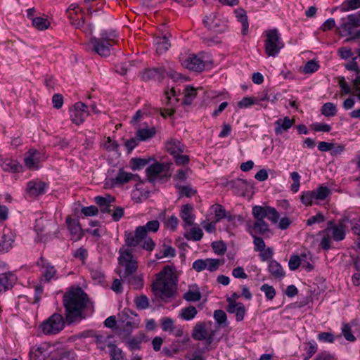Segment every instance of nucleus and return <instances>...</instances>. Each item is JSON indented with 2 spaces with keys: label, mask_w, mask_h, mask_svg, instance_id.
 <instances>
[{
  "label": "nucleus",
  "mask_w": 360,
  "mask_h": 360,
  "mask_svg": "<svg viewBox=\"0 0 360 360\" xmlns=\"http://www.w3.org/2000/svg\"><path fill=\"white\" fill-rule=\"evenodd\" d=\"M66 321L71 324L85 318L84 310L90 304L87 295L80 287L72 288L63 296Z\"/></svg>",
  "instance_id": "nucleus-1"
},
{
  "label": "nucleus",
  "mask_w": 360,
  "mask_h": 360,
  "mask_svg": "<svg viewBox=\"0 0 360 360\" xmlns=\"http://www.w3.org/2000/svg\"><path fill=\"white\" fill-rule=\"evenodd\" d=\"M160 222L158 220L149 221L144 226H139L134 232H124V243L128 247L140 245L143 249L151 252L155 246V243L148 236L149 233L158 231Z\"/></svg>",
  "instance_id": "nucleus-2"
},
{
  "label": "nucleus",
  "mask_w": 360,
  "mask_h": 360,
  "mask_svg": "<svg viewBox=\"0 0 360 360\" xmlns=\"http://www.w3.org/2000/svg\"><path fill=\"white\" fill-rule=\"evenodd\" d=\"M175 281L172 268L167 265L158 274L156 281L152 285V290L162 300L170 298L174 294Z\"/></svg>",
  "instance_id": "nucleus-3"
},
{
  "label": "nucleus",
  "mask_w": 360,
  "mask_h": 360,
  "mask_svg": "<svg viewBox=\"0 0 360 360\" xmlns=\"http://www.w3.org/2000/svg\"><path fill=\"white\" fill-rule=\"evenodd\" d=\"M120 256L118 262L120 266L124 268V271L120 274L123 283L127 281V277L133 274L138 268L136 259L129 249L121 248L119 250Z\"/></svg>",
  "instance_id": "nucleus-4"
},
{
  "label": "nucleus",
  "mask_w": 360,
  "mask_h": 360,
  "mask_svg": "<svg viewBox=\"0 0 360 360\" xmlns=\"http://www.w3.org/2000/svg\"><path fill=\"white\" fill-rule=\"evenodd\" d=\"M65 328V320L58 313H54L39 326L40 331L46 335H55Z\"/></svg>",
  "instance_id": "nucleus-5"
},
{
  "label": "nucleus",
  "mask_w": 360,
  "mask_h": 360,
  "mask_svg": "<svg viewBox=\"0 0 360 360\" xmlns=\"http://www.w3.org/2000/svg\"><path fill=\"white\" fill-rule=\"evenodd\" d=\"M265 51L269 56L275 57L284 46L281 34L277 29L269 30L266 32Z\"/></svg>",
  "instance_id": "nucleus-6"
},
{
  "label": "nucleus",
  "mask_w": 360,
  "mask_h": 360,
  "mask_svg": "<svg viewBox=\"0 0 360 360\" xmlns=\"http://www.w3.org/2000/svg\"><path fill=\"white\" fill-rule=\"evenodd\" d=\"M179 60L184 68L195 72L203 71L207 63L200 55L194 53H189L184 56H181Z\"/></svg>",
  "instance_id": "nucleus-7"
},
{
  "label": "nucleus",
  "mask_w": 360,
  "mask_h": 360,
  "mask_svg": "<svg viewBox=\"0 0 360 360\" xmlns=\"http://www.w3.org/2000/svg\"><path fill=\"white\" fill-rule=\"evenodd\" d=\"M212 323L199 322L193 329L192 337L196 340H205L207 345H210L214 341L215 335L214 330H209L207 326H211Z\"/></svg>",
  "instance_id": "nucleus-8"
},
{
  "label": "nucleus",
  "mask_w": 360,
  "mask_h": 360,
  "mask_svg": "<svg viewBox=\"0 0 360 360\" xmlns=\"http://www.w3.org/2000/svg\"><path fill=\"white\" fill-rule=\"evenodd\" d=\"M358 27H360V17L358 13H354L342 18L337 30L341 36L345 37L352 35V29Z\"/></svg>",
  "instance_id": "nucleus-9"
},
{
  "label": "nucleus",
  "mask_w": 360,
  "mask_h": 360,
  "mask_svg": "<svg viewBox=\"0 0 360 360\" xmlns=\"http://www.w3.org/2000/svg\"><path fill=\"white\" fill-rule=\"evenodd\" d=\"M252 214L255 219L264 220V219L266 217L274 224L278 223L280 217V214L277 210L274 207L269 206L262 207L255 205L252 207Z\"/></svg>",
  "instance_id": "nucleus-10"
},
{
  "label": "nucleus",
  "mask_w": 360,
  "mask_h": 360,
  "mask_svg": "<svg viewBox=\"0 0 360 360\" xmlns=\"http://www.w3.org/2000/svg\"><path fill=\"white\" fill-rule=\"evenodd\" d=\"M224 262L219 259H198L193 262L192 267L197 272L208 270L211 272L217 271Z\"/></svg>",
  "instance_id": "nucleus-11"
},
{
  "label": "nucleus",
  "mask_w": 360,
  "mask_h": 360,
  "mask_svg": "<svg viewBox=\"0 0 360 360\" xmlns=\"http://www.w3.org/2000/svg\"><path fill=\"white\" fill-rule=\"evenodd\" d=\"M172 163L169 162H155V164L149 166L146 169V174L149 181H154L157 176L161 173L165 172V176L169 177L170 174H167L169 170Z\"/></svg>",
  "instance_id": "nucleus-12"
},
{
  "label": "nucleus",
  "mask_w": 360,
  "mask_h": 360,
  "mask_svg": "<svg viewBox=\"0 0 360 360\" xmlns=\"http://www.w3.org/2000/svg\"><path fill=\"white\" fill-rule=\"evenodd\" d=\"M71 24L77 29H81L84 25V16L77 4H71L66 11Z\"/></svg>",
  "instance_id": "nucleus-13"
},
{
  "label": "nucleus",
  "mask_w": 360,
  "mask_h": 360,
  "mask_svg": "<svg viewBox=\"0 0 360 360\" xmlns=\"http://www.w3.org/2000/svg\"><path fill=\"white\" fill-rule=\"evenodd\" d=\"M120 316V321L126 330H131L134 328H138L140 320L136 314L128 309H124Z\"/></svg>",
  "instance_id": "nucleus-14"
},
{
  "label": "nucleus",
  "mask_w": 360,
  "mask_h": 360,
  "mask_svg": "<svg viewBox=\"0 0 360 360\" xmlns=\"http://www.w3.org/2000/svg\"><path fill=\"white\" fill-rule=\"evenodd\" d=\"M345 229L346 225L344 220H340L337 224L330 221L328 227L326 229V231L332 235L334 240L340 241L345 238Z\"/></svg>",
  "instance_id": "nucleus-15"
},
{
  "label": "nucleus",
  "mask_w": 360,
  "mask_h": 360,
  "mask_svg": "<svg viewBox=\"0 0 360 360\" xmlns=\"http://www.w3.org/2000/svg\"><path fill=\"white\" fill-rule=\"evenodd\" d=\"M89 43L92 46V50L99 56L107 57L110 54L112 44L95 37L90 38Z\"/></svg>",
  "instance_id": "nucleus-16"
},
{
  "label": "nucleus",
  "mask_w": 360,
  "mask_h": 360,
  "mask_svg": "<svg viewBox=\"0 0 360 360\" xmlns=\"http://www.w3.org/2000/svg\"><path fill=\"white\" fill-rule=\"evenodd\" d=\"M226 301L228 302L226 311L229 314H235L237 321H241L246 312L244 304L241 302H236L231 297H228Z\"/></svg>",
  "instance_id": "nucleus-17"
},
{
  "label": "nucleus",
  "mask_w": 360,
  "mask_h": 360,
  "mask_svg": "<svg viewBox=\"0 0 360 360\" xmlns=\"http://www.w3.org/2000/svg\"><path fill=\"white\" fill-rule=\"evenodd\" d=\"M166 70L163 67L148 68L142 74V79L145 82L149 80L162 81L165 77Z\"/></svg>",
  "instance_id": "nucleus-18"
},
{
  "label": "nucleus",
  "mask_w": 360,
  "mask_h": 360,
  "mask_svg": "<svg viewBox=\"0 0 360 360\" xmlns=\"http://www.w3.org/2000/svg\"><path fill=\"white\" fill-rule=\"evenodd\" d=\"M15 240V236L10 229H4L0 233V252L9 251Z\"/></svg>",
  "instance_id": "nucleus-19"
},
{
  "label": "nucleus",
  "mask_w": 360,
  "mask_h": 360,
  "mask_svg": "<svg viewBox=\"0 0 360 360\" xmlns=\"http://www.w3.org/2000/svg\"><path fill=\"white\" fill-rule=\"evenodd\" d=\"M270 231L269 224L261 219H255L252 224H248V232L251 236L265 235Z\"/></svg>",
  "instance_id": "nucleus-20"
},
{
  "label": "nucleus",
  "mask_w": 360,
  "mask_h": 360,
  "mask_svg": "<svg viewBox=\"0 0 360 360\" xmlns=\"http://www.w3.org/2000/svg\"><path fill=\"white\" fill-rule=\"evenodd\" d=\"M140 177L138 174H134L129 172H125L123 169H120L117 176L112 179V184L115 185H122L131 180L139 181Z\"/></svg>",
  "instance_id": "nucleus-21"
},
{
  "label": "nucleus",
  "mask_w": 360,
  "mask_h": 360,
  "mask_svg": "<svg viewBox=\"0 0 360 360\" xmlns=\"http://www.w3.org/2000/svg\"><path fill=\"white\" fill-rule=\"evenodd\" d=\"M46 184L40 180L30 181L27 184V192L31 196H38L45 193Z\"/></svg>",
  "instance_id": "nucleus-22"
},
{
  "label": "nucleus",
  "mask_w": 360,
  "mask_h": 360,
  "mask_svg": "<svg viewBox=\"0 0 360 360\" xmlns=\"http://www.w3.org/2000/svg\"><path fill=\"white\" fill-rule=\"evenodd\" d=\"M356 57L352 58V61L345 65V68L348 70L354 71L356 72V76L353 80V86L354 91L356 92V96L360 100V69L356 61Z\"/></svg>",
  "instance_id": "nucleus-23"
},
{
  "label": "nucleus",
  "mask_w": 360,
  "mask_h": 360,
  "mask_svg": "<svg viewBox=\"0 0 360 360\" xmlns=\"http://www.w3.org/2000/svg\"><path fill=\"white\" fill-rule=\"evenodd\" d=\"M268 271L270 276L276 280L281 281L285 276V272L277 261L271 259L268 264Z\"/></svg>",
  "instance_id": "nucleus-24"
},
{
  "label": "nucleus",
  "mask_w": 360,
  "mask_h": 360,
  "mask_svg": "<svg viewBox=\"0 0 360 360\" xmlns=\"http://www.w3.org/2000/svg\"><path fill=\"white\" fill-rule=\"evenodd\" d=\"M203 23L205 26L216 32H224L226 30V26L225 25L220 26V20L217 19L214 14L206 16L203 19Z\"/></svg>",
  "instance_id": "nucleus-25"
},
{
  "label": "nucleus",
  "mask_w": 360,
  "mask_h": 360,
  "mask_svg": "<svg viewBox=\"0 0 360 360\" xmlns=\"http://www.w3.org/2000/svg\"><path fill=\"white\" fill-rule=\"evenodd\" d=\"M37 265L43 269L42 274L46 281H49L56 275V270L55 267L44 257H40L37 261Z\"/></svg>",
  "instance_id": "nucleus-26"
},
{
  "label": "nucleus",
  "mask_w": 360,
  "mask_h": 360,
  "mask_svg": "<svg viewBox=\"0 0 360 360\" xmlns=\"http://www.w3.org/2000/svg\"><path fill=\"white\" fill-rule=\"evenodd\" d=\"M16 281L17 277L11 272L0 274V292L12 288Z\"/></svg>",
  "instance_id": "nucleus-27"
},
{
  "label": "nucleus",
  "mask_w": 360,
  "mask_h": 360,
  "mask_svg": "<svg viewBox=\"0 0 360 360\" xmlns=\"http://www.w3.org/2000/svg\"><path fill=\"white\" fill-rule=\"evenodd\" d=\"M66 223L73 239L75 240H80L83 233L79 221L76 219H72L70 217H68L66 219Z\"/></svg>",
  "instance_id": "nucleus-28"
},
{
  "label": "nucleus",
  "mask_w": 360,
  "mask_h": 360,
  "mask_svg": "<svg viewBox=\"0 0 360 360\" xmlns=\"http://www.w3.org/2000/svg\"><path fill=\"white\" fill-rule=\"evenodd\" d=\"M40 154L37 150H30L25 158V164L30 169H38Z\"/></svg>",
  "instance_id": "nucleus-29"
},
{
  "label": "nucleus",
  "mask_w": 360,
  "mask_h": 360,
  "mask_svg": "<svg viewBox=\"0 0 360 360\" xmlns=\"http://www.w3.org/2000/svg\"><path fill=\"white\" fill-rule=\"evenodd\" d=\"M295 120L290 119L286 116L283 119H278L275 122V133L281 134L283 131H288L294 124Z\"/></svg>",
  "instance_id": "nucleus-30"
},
{
  "label": "nucleus",
  "mask_w": 360,
  "mask_h": 360,
  "mask_svg": "<svg viewBox=\"0 0 360 360\" xmlns=\"http://www.w3.org/2000/svg\"><path fill=\"white\" fill-rule=\"evenodd\" d=\"M154 46L158 54L165 53L171 46L169 38L164 35L162 37H157L154 40Z\"/></svg>",
  "instance_id": "nucleus-31"
},
{
  "label": "nucleus",
  "mask_w": 360,
  "mask_h": 360,
  "mask_svg": "<svg viewBox=\"0 0 360 360\" xmlns=\"http://www.w3.org/2000/svg\"><path fill=\"white\" fill-rule=\"evenodd\" d=\"M167 150L173 156L182 153L184 150V146L177 139H171L165 143Z\"/></svg>",
  "instance_id": "nucleus-32"
},
{
  "label": "nucleus",
  "mask_w": 360,
  "mask_h": 360,
  "mask_svg": "<svg viewBox=\"0 0 360 360\" xmlns=\"http://www.w3.org/2000/svg\"><path fill=\"white\" fill-rule=\"evenodd\" d=\"M211 209L213 210L216 217V221H219L222 219H227L229 221H231L236 217L231 215L230 213L226 212L225 208L219 204H216L212 206Z\"/></svg>",
  "instance_id": "nucleus-33"
},
{
  "label": "nucleus",
  "mask_w": 360,
  "mask_h": 360,
  "mask_svg": "<svg viewBox=\"0 0 360 360\" xmlns=\"http://www.w3.org/2000/svg\"><path fill=\"white\" fill-rule=\"evenodd\" d=\"M181 217L186 225L191 226L193 224L195 216L193 214V207L190 204L182 206Z\"/></svg>",
  "instance_id": "nucleus-34"
},
{
  "label": "nucleus",
  "mask_w": 360,
  "mask_h": 360,
  "mask_svg": "<svg viewBox=\"0 0 360 360\" xmlns=\"http://www.w3.org/2000/svg\"><path fill=\"white\" fill-rule=\"evenodd\" d=\"M235 14L238 21L242 24V34L246 35L249 27L246 11L242 8H238L235 11Z\"/></svg>",
  "instance_id": "nucleus-35"
},
{
  "label": "nucleus",
  "mask_w": 360,
  "mask_h": 360,
  "mask_svg": "<svg viewBox=\"0 0 360 360\" xmlns=\"http://www.w3.org/2000/svg\"><path fill=\"white\" fill-rule=\"evenodd\" d=\"M1 167L5 172L15 173L19 172L21 165L16 160L6 158L1 161Z\"/></svg>",
  "instance_id": "nucleus-36"
},
{
  "label": "nucleus",
  "mask_w": 360,
  "mask_h": 360,
  "mask_svg": "<svg viewBox=\"0 0 360 360\" xmlns=\"http://www.w3.org/2000/svg\"><path fill=\"white\" fill-rule=\"evenodd\" d=\"M360 8V0H345L340 6L335 8L341 12H347Z\"/></svg>",
  "instance_id": "nucleus-37"
},
{
  "label": "nucleus",
  "mask_w": 360,
  "mask_h": 360,
  "mask_svg": "<svg viewBox=\"0 0 360 360\" xmlns=\"http://www.w3.org/2000/svg\"><path fill=\"white\" fill-rule=\"evenodd\" d=\"M156 134L155 127L140 129L136 132V137L139 141H146L153 137Z\"/></svg>",
  "instance_id": "nucleus-38"
},
{
  "label": "nucleus",
  "mask_w": 360,
  "mask_h": 360,
  "mask_svg": "<svg viewBox=\"0 0 360 360\" xmlns=\"http://www.w3.org/2000/svg\"><path fill=\"white\" fill-rule=\"evenodd\" d=\"M131 285L134 289L139 290L143 288V281L141 276L130 275L124 282Z\"/></svg>",
  "instance_id": "nucleus-39"
},
{
  "label": "nucleus",
  "mask_w": 360,
  "mask_h": 360,
  "mask_svg": "<svg viewBox=\"0 0 360 360\" xmlns=\"http://www.w3.org/2000/svg\"><path fill=\"white\" fill-rule=\"evenodd\" d=\"M146 336L143 334L140 335V336L137 338H131L129 339L127 342V346L131 350H139L140 349V345L143 341H148V339H146Z\"/></svg>",
  "instance_id": "nucleus-40"
},
{
  "label": "nucleus",
  "mask_w": 360,
  "mask_h": 360,
  "mask_svg": "<svg viewBox=\"0 0 360 360\" xmlns=\"http://www.w3.org/2000/svg\"><path fill=\"white\" fill-rule=\"evenodd\" d=\"M86 116L84 115V112H80L78 109L73 108L70 110V120L72 122L77 125H79L83 123Z\"/></svg>",
  "instance_id": "nucleus-41"
},
{
  "label": "nucleus",
  "mask_w": 360,
  "mask_h": 360,
  "mask_svg": "<svg viewBox=\"0 0 360 360\" xmlns=\"http://www.w3.org/2000/svg\"><path fill=\"white\" fill-rule=\"evenodd\" d=\"M321 111L326 117H333L337 113V107L333 103L328 102L323 105Z\"/></svg>",
  "instance_id": "nucleus-42"
},
{
  "label": "nucleus",
  "mask_w": 360,
  "mask_h": 360,
  "mask_svg": "<svg viewBox=\"0 0 360 360\" xmlns=\"http://www.w3.org/2000/svg\"><path fill=\"white\" fill-rule=\"evenodd\" d=\"M32 25L38 30H44L49 27L50 22L46 18L36 17L32 18Z\"/></svg>",
  "instance_id": "nucleus-43"
},
{
  "label": "nucleus",
  "mask_w": 360,
  "mask_h": 360,
  "mask_svg": "<svg viewBox=\"0 0 360 360\" xmlns=\"http://www.w3.org/2000/svg\"><path fill=\"white\" fill-rule=\"evenodd\" d=\"M111 360H124L122 351L114 344H108Z\"/></svg>",
  "instance_id": "nucleus-44"
},
{
  "label": "nucleus",
  "mask_w": 360,
  "mask_h": 360,
  "mask_svg": "<svg viewBox=\"0 0 360 360\" xmlns=\"http://www.w3.org/2000/svg\"><path fill=\"white\" fill-rule=\"evenodd\" d=\"M185 238L187 240H192L193 241H199L203 236V233L201 229L198 227H194L191 229L189 233H185Z\"/></svg>",
  "instance_id": "nucleus-45"
},
{
  "label": "nucleus",
  "mask_w": 360,
  "mask_h": 360,
  "mask_svg": "<svg viewBox=\"0 0 360 360\" xmlns=\"http://www.w3.org/2000/svg\"><path fill=\"white\" fill-rule=\"evenodd\" d=\"M94 200L95 202L101 207L110 205L115 202V198L110 195H105V196H96Z\"/></svg>",
  "instance_id": "nucleus-46"
},
{
  "label": "nucleus",
  "mask_w": 360,
  "mask_h": 360,
  "mask_svg": "<svg viewBox=\"0 0 360 360\" xmlns=\"http://www.w3.org/2000/svg\"><path fill=\"white\" fill-rule=\"evenodd\" d=\"M197 314V309L195 307L189 306L181 309V317L187 321L193 319Z\"/></svg>",
  "instance_id": "nucleus-47"
},
{
  "label": "nucleus",
  "mask_w": 360,
  "mask_h": 360,
  "mask_svg": "<svg viewBox=\"0 0 360 360\" xmlns=\"http://www.w3.org/2000/svg\"><path fill=\"white\" fill-rule=\"evenodd\" d=\"M196 96V89L193 87L187 86L184 91V99L183 103L190 105Z\"/></svg>",
  "instance_id": "nucleus-48"
},
{
  "label": "nucleus",
  "mask_w": 360,
  "mask_h": 360,
  "mask_svg": "<svg viewBox=\"0 0 360 360\" xmlns=\"http://www.w3.org/2000/svg\"><path fill=\"white\" fill-rule=\"evenodd\" d=\"M148 161L145 158H132L130 160L131 168L134 171L141 169L148 163Z\"/></svg>",
  "instance_id": "nucleus-49"
},
{
  "label": "nucleus",
  "mask_w": 360,
  "mask_h": 360,
  "mask_svg": "<svg viewBox=\"0 0 360 360\" xmlns=\"http://www.w3.org/2000/svg\"><path fill=\"white\" fill-rule=\"evenodd\" d=\"M314 198L316 200H323L330 193V191L326 186H321L316 191H313Z\"/></svg>",
  "instance_id": "nucleus-50"
},
{
  "label": "nucleus",
  "mask_w": 360,
  "mask_h": 360,
  "mask_svg": "<svg viewBox=\"0 0 360 360\" xmlns=\"http://www.w3.org/2000/svg\"><path fill=\"white\" fill-rule=\"evenodd\" d=\"M134 303L138 309H146L149 307V300L144 295L136 297Z\"/></svg>",
  "instance_id": "nucleus-51"
},
{
  "label": "nucleus",
  "mask_w": 360,
  "mask_h": 360,
  "mask_svg": "<svg viewBox=\"0 0 360 360\" xmlns=\"http://www.w3.org/2000/svg\"><path fill=\"white\" fill-rule=\"evenodd\" d=\"M319 68L318 62L314 60L308 61L303 68L302 72L305 74H311L315 72Z\"/></svg>",
  "instance_id": "nucleus-52"
},
{
  "label": "nucleus",
  "mask_w": 360,
  "mask_h": 360,
  "mask_svg": "<svg viewBox=\"0 0 360 360\" xmlns=\"http://www.w3.org/2000/svg\"><path fill=\"white\" fill-rule=\"evenodd\" d=\"M184 298L189 302H197L201 299V293L199 290H188L184 295Z\"/></svg>",
  "instance_id": "nucleus-53"
},
{
  "label": "nucleus",
  "mask_w": 360,
  "mask_h": 360,
  "mask_svg": "<svg viewBox=\"0 0 360 360\" xmlns=\"http://www.w3.org/2000/svg\"><path fill=\"white\" fill-rule=\"evenodd\" d=\"M162 329L164 331H169L170 333H174L175 330V326L174 324V321L172 319L165 317L163 318L161 321Z\"/></svg>",
  "instance_id": "nucleus-54"
},
{
  "label": "nucleus",
  "mask_w": 360,
  "mask_h": 360,
  "mask_svg": "<svg viewBox=\"0 0 360 360\" xmlns=\"http://www.w3.org/2000/svg\"><path fill=\"white\" fill-rule=\"evenodd\" d=\"M260 290L264 292L266 297L269 300H273L276 295V290L274 288L268 284L262 285Z\"/></svg>",
  "instance_id": "nucleus-55"
},
{
  "label": "nucleus",
  "mask_w": 360,
  "mask_h": 360,
  "mask_svg": "<svg viewBox=\"0 0 360 360\" xmlns=\"http://www.w3.org/2000/svg\"><path fill=\"white\" fill-rule=\"evenodd\" d=\"M302 261L303 259L297 255L291 256L288 262V266L290 269L292 271L296 270L301 265Z\"/></svg>",
  "instance_id": "nucleus-56"
},
{
  "label": "nucleus",
  "mask_w": 360,
  "mask_h": 360,
  "mask_svg": "<svg viewBox=\"0 0 360 360\" xmlns=\"http://www.w3.org/2000/svg\"><path fill=\"white\" fill-rule=\"evenodd\" d=\"M331 238L330 234L326 233V229L323 231V237L320 243L322 249L328 250L330 248Z\"/></svg>",
  "instance_id": "nucleus-57"
},
{
  "label": "nucleus",
  "mask_w": 360,
  "mask_h": 360,
  "mask_svg": "<svg viewBox=\"0 0 360 360\" xmlns=\"http://www.w3.org/2000/svg\"><path fill=\"white\" fill-rule=\"evenodd\" d=\"M252 236L254 238L253 243L255 245V251L262 252V250H264L266 247L264 240L261 237L257 236V235Z\"/></svg>",
  "instance_id": "nucleus-58"
},
{
  "label": "nucleus",
  "mask_w": 360,
  "mask_h": 360,
  "mask_svg": "<svg viewBox=\"0 0 360 360\" xmlns=\"http://www.w3.org/2000/svg\"><path fill=\"white\" fill-rule=\"evenodd\" d=\"M103 146L108 152L117 151L119 144L108 136L106 139V141L103 143Z\"/></svg>",
  "instance_id": "nucleus-59"
},
{
  "label": "nucleus",
  "mask_w": 360,
  "mask_h": 360,
  "mask_svg": "<svg viewBox=\"0 0 360 360\" xmlns=\"http://www.w3.org/2000/svg\"><path fill=\"white\" fill-rule=\"evenodd\" d=\"M342 333L345 338L349 342H354L356 340V338L352 333V328L349 324L343 326L342 328Z\"/></svg>",
  "instance_id": "nucleus-60"
},
{
  "label": "nucleus",
  "mask_w": 360,
  "mask_h": 360,
  "mask_svg": "<svg viewBox=\"0 0 360 360\" xmlns=\"http://www.w3.org/2000/svg\"><path fill=\"white\" fill-rule=\"evenodd\" d=\"M214 318L216 322L219 325L224 323L227 319L226 313L221 309H217L214 311Z\"/></svg>",
  "instance_id": "nucleus-61"
},
{
  "label": "nucleus",
  "mask_w": 360,
  "mask_h": 360,
  "mask_svg": "<svg viewBox=\"0 0 360 360\" xmlns=\"http://www.w3.org/2000/svg\"><path fill=\"white\" fill-rule=\"evenodd\" d=\"M313 199H315L313 191L303 192L300 197V200H301L302 202L307 206L311 205Z\"/></svg>",
  "instance_id": "nucleus-62"
},
{
  "label": "nucleus",
  "mask_w": 360,
  "mask_h": 360,
  "mask_svg": "<svg viewBox=\"0 0 360 360\" xmlns=\"http://www.w3.org/2000/svg\"><path fill=\"white\" fill-rule=\"evenodd\" d=\"M318 340L320 342L333 343L334 342V335L329 332L320 333L318 335Z\"/></svg>",
  "instance_id": "nucleus-63"
},
{
  "label": "nucleus",
  "mask_w": 360,
  "mask_h": 360,
  "mask_svg": "<svg viewBox=\"0 0 360 360\" xmlns=\"http://www.w3.org/2000/svg\"><path fill=\"white\" fill-rule=\"evenodd\" d=\"M117 37V34L115 31L112 32H108V31H103L101 34V39L105 40V41H108V43L112 42L115 43V39Z\"/></svg>",
  "instance_id": "nucleus-64"
}]
</instances>
